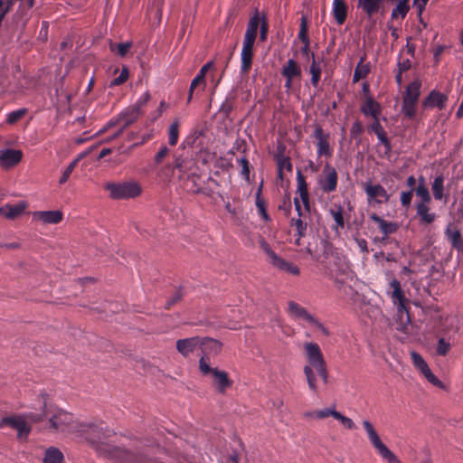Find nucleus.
Masks as SVG:
<instances>
[{
  "mask_svg": "<svg viewBox=\"0 0 463 463\" xmlns=\"http://www.w3.org/2000/svg\"><path fill=\"white\" fill-rule=\"evenodd\" d=\"M303 349L307 362L303 367V373L306 377L308 389L313 393H317V377L322 380L324 384H327L328 383L329 373L327 364L318 344L306 342L303 345Z\"/></svg>",
  "mask_w": 463,
  "mask_h": 463,
  "instance_id": "1",
  "label": "nucleus"
},
{
  "mask_svg": "<svg viewBox=\"0 0 463 463\" xmlns=\"http://www.w3.org/2000/svg\"><path fill=\"white\" fill-rule=\"evenodd\" d=\"M174 163L171 167L178 170L179 178L184 182L189 193L198 194L201 191L199 167L192 156L174 155Z\"/></svg>",
  "mask_w": 463,
  "mask_h": 463,
  "instance_id": "2",
  "label": "nucleus"
},
{
  "mask_svg": "<svg viewBox=\"0 0 463 463\" xmlns=\"http://www.w3.org/2000/svg\"><path fill=\"white\" fill-rule=\"evenodd\" d=\"M76 434L92 444L101 443L114 432L102 420L82 421L78 424Z\"/></svg>",
  "mask_w": 463,
  "mask_h": 463,
  "instance_id": "3",
  "label": "nucleus"
},
{
  "mask_svg": "<svg viewBox=\"0 0 463 463\" xmlns=\"http://www.w3.org/2000/svg\"><path fill=\"white\" fill-rule=\"evenodd\" d=\"M104 189L109 193V197L114 200H128L139 196L142 187L138 182L129 180L122 183L109 182Z\"/></svg>",
  "mask_w": 463,
  "mask_h": 463,
  "instance_id": "4",
  "label": "nucleus"
},
{
  "mask_svg": "<svg viewBox=\"0 0 463 463\" xmlns=\"http://www.w3.org/2000/svg\"><path fill=\"white\" fill-rule=\"evenodd\" d=\"M199 370L203 376L213 378V385L220 393H225L226 390L232 385V381L229 378L228 373L217 367H211L209 359L205 355L200 358Z\"/></svg>",
  "mask_w": 463,
  "mask_h": 463,
  "instance_id": "5",
  "label": "nucleus"
},
{
  "mask_svg": "<svg viewBox=\"0 0 463 463\" xmlns=\"http://www.w3.org/2000/svg\"><path fill=\"white\" fill-rule=\"evenodd\" d=\"M48 420L51 430L76 434L79 421L74 420L72 414L61 409H56L53 411H50Z\"/></svg>",
  "mask_w": 463,
  "mask_h": 463,
  "instance_id": "6",
  "label": "nucleus"
},
{
  "mask_svg": "<svg viewBox=\"0 0 463 463\" xmlns=\"http://www.w3.org/2000/svg\"><path fill=\"white\" fill-rule=\"evenodd\" d=\"M288 313L294 319H302L306 321L309 326L318 329L324 335H329L330 332L316 317L311 315L305 307L299 304L289 301Z\"/></svg>",
  "mask_w": 463,
  "mask_h": 463,
  "instance_id": "7",
  "label": "nucleus"
},
{
  "mask_svg": "<svg viewBox=\"0 0 463 463\" xmlns=\"http://www.w3.org/2000/svg\"><path fill=\"white\" fill-rule=\"evenodd\" d=\"M363 426L367 432L368 438L378 453L389 463H401L398 458L382 442L373 424L364 420Z\"/></svg>",
  "mask_w": 463,
  "mask_h": 463,
  "instance_id": "8",
  "label": "nucleus"
},
{
  "mask_svg": "<svg viewBox=\"0 0 463 463\" xmlns=\"http://www.w3.org/2000/svg\"><path fill=\"white\" fill-rule=\"evenodd\" d=\"M5 426H9L17 430V438L19 439H26L32 430L31 426L26 422L24 417L22 415H13L2 418L0 420V429H3Z\"/></svg>",
  "mask_w": 463,
  "mask_h": 463,
  "instance_id": "9",
  "label": "nucleus"
},
{
  "mask_svg": "<svg viewBox=\"0 0 463 463\" xmlns=\"http://www.w3.org/2000/svg\"><path fill=\"white\" fill-rule=\"evenodd\" d=\"M314 138L316 139L317 154L318 157L326 156L331 157L334 152L333 147L329 143L330 134L325 132L322 126L316 125L313 132Z\"/></svg>",
  "mask_w": 463,
  "mask_h": 463,
  "instance_id": "10",
  "label": "nucleus"
},
{
  "mask_svg": "<svg viewBox=\"0 0 463 463\" xmlns=\"http://www.w3.org/2000/svg\"><path fill=\"white\" fill-rule=\"evenodd\" d=\"M139 115L140 112L138 111V109L131 107L121 113L120 117L117 120H110L107 125L108 128H111L116 125L120 126L119 129L111 136L110 139L118 137L128 126L137 119Z\"/></svg>",
  "mask_w": 463,
  "mask_h": 463,
  "instance_id": "11",
  "label": "nucleus"
},
{
  "mask_svg": "<svg viewBox=\"0 0 463 463\" xmlns=\"http://www.w3.org/2000/svg\"><path fill=\"white\" fill-rule=\"evenodd\" d=\"M262 248L265 253L269 258V262L276 268L280 270L286 271L292 275H298L300 270L299 268L292 262L287 261L286 260L280 258L279 255L273 251L269 244L263 243Z\"/></svg>",
  "mask_w": 463,
  "mask_h": 463,
  "instance_id": "12",
  "label": "nucleus"
},
{
  "mask_svg": "<svg viewBox=\"0 0 463 463\" xmlns=\"http://www.w3.org/2000/svg\"><path fill=\"white\" fill-rule=\"evenodd\" d=\"M338 184V176L336 170L328 163L325 165L322 175L318 179L320 189L326 193L330 194L336 190Z\"/></svg>",
  "mask_w": 463,
  "mask_h": 463,
  "instance_id": "13",
  "label": "nucleus"
},
{
  "mask_svg": "<svg viewBox=\"0 0 463 463\" xmlns=\"http://www.w3.org/2000/svg\"><path fill=\"white\" fill-rule=\"evenodd\" d=\"M389 291L392 303L397 307L398 312L402 314L403 312L408 313L407 299L404 296V292L402 289L401 283L396 279H393L389 283Z\"/></svg>",
  "mask_w": 463,
  "mask_h": 463,
  "instance_id": "14",
  "label": "nucleus"
},
{
  "mask_svg": "<svg viewBox=\"0 0 463 463\" xmlns=\"http://www.w3.org/2000/svg\"><path fill=\"white\" fill-rule=\"evenodd\" d=\"M460 326V318L456 315H450L441 321L439 332L442 335L447 336L449 340H451L459 332Z\"/></svg>",
  "mask_w": 463,
  "mask_h": 463,
  "instance_id": "15",
  "label": "nucleus"
},
{
  "mask_svg": "<svg viewBox=\"0 0 463 463\" xmlns=\"http://www.w3.org/2000/svg\"><path fill=\"white\" fill-rule=\"evenodd\" d=\"M23 158V152L19 149L7 148L0 151V166L10 169L17 165Z\"/></svg>",
  "mask_w": 463,
  "mask_h": 463,
  "instance_id": "16",
  "label": "nucleus"
},
{
  "mask_svg": "<svg viewBox=\"0 0 463 463\" xmlns=\"http://www.w3.org/2000/svg\"><path fill=\"white\" fill-rule=\"evenodd\" d=\"M328 275L334 278L336 282H342L340 276H347L350 272V267L345 258L340 256L334 257V262L328 268Z\"/></svg>",
  "mask_w": 463,
  "mask_h": 463,
  "instance_id": "17",
  "label": "nucleus"
},
{
  "mask_svg": "<svg viewBox=\"0 0 463 463\" xmlns=\"http://www.w3.org/2000/svg\"><path fill=\"white\" fill-rule=\"evenodd\" d=\"M213 67V61H210L207 63H205L199 71L197 75L193 79L190 88H189V94L187 102L189 103L192 99L193 95L196 90V88H200V90L203 91L206 86L205 82V75L208 72L210 69Z\"/></svg>",
  "mask_w": 463,
  "mask_h": 463,
  "instance_id": "18",
  "label": "nucleus"
},
{
  "mask_svg": "<svg viewBox=\"0 0 463 463\" xmlns=\"http://www.w3.org/2000/svg\"><path fill=\"white\" fill-rule=\"evenodd\" d=\"M447 101L448 97L445 94L436 90H432L429 95L421 101V109L425 110L438 108L441 110L445 108Z\"/></svg>",
  "mask_w": 463,
  "mask_h": 463,
  "instance_id": "19",
  "label": "nucleus"
},
{
  "mask_svg": "<svg viewBox=\"0 0 463 463\" xmlns=\"http://www.w3.org/2000/svg\"><path fill=\"white\" fill-rule=\"evenodd\" d=\"M254 43L255 41L243 39L242 49L241 53V72L242 74L248 73L251 69Z\"/></svg>",
  "mask_w": 463,
  "mask_h": 463,
  "instance_id": "20",
  "label": "nucleus"
},
{
  "mask_svg": "<svg viewBox=\"0 0 463 463\" xmlns=\"http://www.w3.org/2000/svg\"><path fill=\"white\" fill-rule=\"evenodd\" d=\"M264 19H267L264 14L260 13L256 10L250 17L247 28L244 34L245 40L256 41L258 35V30L261 26Z\"/></svg>",
  "mask_w": 463,
  "mask_h": 463,
  "instance_id": "21",
  "label": "nucleus"
},
{
  "mask_svg": "<svg viewBox=\"0 0 463 463\" xmlns=\"http://www.w3.org/2000/svg\"><path fill=\"white\" fill-rule=\"evenodd\" d=\"M357 8L372 19L378 13H383V0H357Z\"/></svg>",
  "mask_w": 463,
  "mask_h": 463,
  "instance_id": "22",
  "label": "nucleus"
},
{
  "mask_svg": "<svg viewBox=\"0 0 463 463\" xmlns=\"http://www.w3.org/2000/svg\"><path fill=\"white\" fill-rule=\"evenodd\" d=\"M201 345L202 338L199 336L179 339L176 342V349L182 355L187 357L200 348Z\"/></svg>",
  "mask_w": 463,
  "mask_h": 463,
  "instance_id": "23",
  "label": "nucleus"
},
{
  "mask_svg": "<svg viewBox=\"0 0 463 463\" xmlns=\"http://www.w3.org/2000/svg\"><path fill=\"white\" fill-rule=\"evenodd\" d=\"M364 192L369 200H374L377 203H387L390 199V194L381 184H368L364 186Z\"/></svg>",
  "mask_w": 463,
  "mask_h": 463,
  "instance_id": "24",
  "label": "nucleus"
},
{
  "mask_svg": "<svg viewBox=\"0 0 463 463\" xmlns=\"http://www.w3.org/2000/svg\"><path fill=\"white\" fill-rule=\"evenodd\" d=\"M297 194L299 195V199L301 200L304 209L306 212H310V201H309V193L307 189V183L306 181V177L303 175L301 170L297 171Z\"/></svg>",
  "mask_w": 463,
  "mask_h": 463,
  "instance_id": "25",
  "label": "nucleus"
},
{
  "mask_svg": "<svg viewBox=\"0 0 463 463\" xmlns=\"http://www.w3.org/2000/svg\"><path fill=\"white\" fill-rule=\"evenodd\" d=\"M367 129L377 136L379 142L385 148V154H389L392 150V144L387 137L386 131L380 123V118L373 120V122L367 127Z\"/></svg>",
  "mask_w": 463,
  "mask_h": 463,
  "instance_id": "26",
  "label": "nucleus"
},
{
  "mask_svg": "<svg viewBox=\"0 0 463 463\" xmlns=\"http://www.w3.org/2000/svg\"><path fill=\"white\" fill-rule=\"evenodd\" d=\"M360 110L365 117H371L373 120L378 119L382 114V106L373 97H367L361 104Z\"/></svg>",
  "mask_w": 463,
  "mask_h": 463,
  "instance_id": "27",
  "label": "nucleus"
},
{
  "mask_svg": "<svg viewBox=\"0 0 463 463\" xmlns=\"http://www.w3.org/2000/svg\"><path fill=\"white\" fill-rule=\"evenodd\" d=\"M33 220L42 222L44 224H58L63 219V213L59 211H38L33 214Z\"/></svg>",
  "mask_w": 463,
  "mask_h": 463,
  "instance_id": "28",
  "label": "nucleus"
},
{
  "mask_svg": "<svg viewBox=\"0 0 463 463\" xmlns=\"http://www.w3.org/2000/svg\"><path fill=\"white\" fill-rule=\"evenodd\" d=\"M421 81L419 79L414 80L407 85L402 94V101L418 103L420 96Z\"/></svg>",
  "mask_w": 463,
  "mask_h": 463,
  "instance_id": "29",
  "label": "nucleus"
},
{
  "mask_svg": "<svg viewBox=\"0 0 463 463\" xmlns=\"http://www.w3.org/2000/svg\"><path fill=\"white\" fill-rule=\"evenodd\" d=\"M445 237L451 246L458 250H463V241L460 231L452 223H449L445 230Z\"/></svg>",
  "mask_w": 463,
  "mask_h": 463,
  "instance_id": "30",
  "label": "nucleus"
},
{
  "mask_svg": "<svg viewBox=\"0 0 463 463\" xmlns=\"http://www.w3.org/2000/svg\"><path fill=\"white\" fill-rule=\"evenodd\" d=\"M370 219L378 225L379 230L383 232L384 240L388 235L396 232L398 224L396 222L385 221L383 218L373 213Z\"/></svg>",
  "mask_w": 463,
  "mask_h": 463,
  "instance_id": "31",
  "label": "nucleus"
},
{
  "mask_svg": "<svg viewBox=\"0 0 463 463\" xmlns=\"http://www.w3.org/2000/svg\"><path fill=\"white\" fill-rule=\"evenodd\" d=\"M444 180L445 178L442 174L436 175L431 184V191L435 200L444 201V203H447L449 195L444 193Z\"/></svg>",
  "mask_w": 463,
  "mask_h": 463,
  "instance_id": "32",
  "label": "nucleus"
},
{
  "mask_svg": "<svg viewBox=\"0 0 463 463\" xmlns=\"http://www.w3.org/2000/svg\"><path fill=\"white\" fill-rule=\"evenodd\" d=\"M281 75L288 79H300L302 76L301 67L294 59H288L281 69Z\"/></svg>",
  "mask_w": 463,
  "mask_h": 463,
  "instance_id": "33",
  "label": "nucleus"
},
{
  "mask_svg": "<svg viewBox=\"0 0 463 463\" xmlns=\"http://www.w3.org/2000/svg\"><path fill=\"white\" fill-rule=\"evenodd\" d=\"M222 345L220 341L205 337L202 338V345L200 348L202 349L203 355L210 360L209 355L218 354L222 351Z\"/></svg>",
  "mask_w": 463,
  "mask_h": 463,
  "instance_id": "34",
  "label": "nucleus"
},
{
  "mask_svg": "<svg viewBox=\"0 0 463 463\" xmlns=\"http://www.w3.org/2000/svg\"><path fill=\"white\" fill-rule=\"evenodd\" d=\"M429 204L430 203H416L415 204L416 213L420 218V223L430 224L436 219V214L434 213H430Z\"/></svg>",
  "mask_w": 463,
  "mask_h": 463,
  "instance_id": "35",
  "label": "nucleus"
},
{
  "mask_svg": "<svg viewBox=\"0 0 463 463\" xmlns=\"http://www.w3.org/2000/svg\"><path fill=\"white\" fill-rule=\"evenodd\" d=\"M332 14L336 23L341 25L345 22L347 15V5L344 0H334Z\"/></svg>",
  "mask_w": 463,
  "mask_h": 463,
  "instance_id": "36",
  "label": "nucleus"
},
{
  "mask_svg": "<svg viewBox=\"0 0 463 463\" xmlns=\"http://www.w3.org/2000/svg\"><path fill=\"white\" fill-rule=\"evenodd\" d=\"M26 204L20 203L14 205H5L0 208V213L7 219L13 220L20 216L25 210Z\"/></svg>",
  "mask_w": 463,
  "mask_h": 463,
  "instance_id": "37",
  "label": "nucleus"
},
{
  "mask_svg": "<svg viewBox=\"0 0 463 463\" xmlns=\"http://www.w3.org/2000/svg\"><path fill=\"white\" fill-rule=\"evenodd\" d=\"M365 61V55L362 56L360 58L359 62L357 63L354 75H353V82L356 83L360 80L367 77V75L370 73L371 68L369 63H364Z\"/></svg>",
  "mask_w": 463,
  "mask_h": 463,
  "instance_id": "38",
  "label": "nucleus"
},
{
  "mask_svg": "<svg viewBox=\"0 0 463 463\" xmlns=\"http://www.w3.org/2000/svg\"><path fill=\"white\" fill-rule=\"evenodd\" d=\"M63 460L62 452L55 447H50L45 450L43 463H62Z\"/></svg>",
  "mask_w": 463,
  "mask_h": 463,
  "instance_id": "39",
  "label": "nucleus"
},
{
  "mask_svg": "<svg viewBox=\"0 0 463 463\" xmlns=\"http://www.w3.org/2000/svg\"><path fill=\"white\" fill-rule=\"evenodd\" d=\"M410 10L409 0H398L396 6L392 9L391 18L396 20L404 19Z\"/></svg>",
  "mask_w": 463,
  "mask_h": 463,
  "instance_id": "40",
  "label": "nucleus"
},
{
  "mask_svg": "<svg viewBox=\"0 0 463 463\" xmlns=\"http://www.w3.org/2000/svg\"><path fill=\"white\" fill-rule=\"evenodd\" d=\"M331 216L335 221V225L333 229L335 231H338L339 229L345 228V218H344V209L341 205H335L334 208L329 211Z\"/></svg>",
  "mask_w": 463,
  "mask_h": 463,
  "instance_id": "41",
  "label": "nucleus"
},
{
  "mask_svg": "<svg viewBox=\"0 0 463 463\" xmlns=\"http://www.w3.org/2000/svg\"><path fill=\"white\" fill-rule=\"evenodd\" d=\"M311 57L312 62L309 68V72L311 74V84L316 88L318 86L320 81L322 70L319 63L316 61L314 53H311Z\"/></svg>",
  "mask_w": 463,
  "mask_h": 463,
  "instance_id": "42",
  "label": "nucleus"
},
{
  "mask_svg": "<svg viewBox=\"0 0 463 463\" xmlns=\"http://www.w3.org/2000/svg\"><path fill=\"white\" fill-rule=\"evenodd\" d=\"M276 159L278 164V175L280 179H283V169H286L288 172H292V163L289 156L284 155L278 156Z\"/></svg>",
  "mask_w": 463,
  "mask_h": 463,
  "instance_id": "43",
  "label": "nucleus"
},
{
  "mask_svg": "<svg viewBox=\"0 0 463 463\" xmlns=\"http://www.w3.org/2000/svg\"><path fill=\"white\" fill-rule=\"evenodd\" d=\"M179 128H180V123L178 119L174 120L168 128V144L171 146H175L179 138Z\"/></svg>",
  "mask_w": 463,
  "mask_h": 463,
  "instance_id": "44",
  "label": "nucleus"
},
{
  "mask_svg": "<svg viewBox=\"0 0 463 463\" xmlns=\"http://www.w3.org/2000/svg\"><path fill=\"white\" fill-rule=\"evenodd\" d=\"M417 104L412 102L402 103V112L408 119H414L417 116Z\"/></svg>",
  "mask_w": 463,
  "mask_h": 463,
  "instance_id": "45",
  "label": "nucleus"
},
{
  "mask_svg": "<svg viewBox=\"0 0 463 463\" xmlns=\"http://www.w3.org/2000/svg\"><path fill=\"white\" fill-rule=\"evenodd\" d=\"M131 47L132 43L130 42L110 43V51L116 52L120 57L126 56Z\"/></svg>",
  "mask_w": 463,
  "mask_h": 463,
  "instance_id": "46",
  "label": "nucleus"
},
{
  "mask_svg": "<svg viewBox=\"0 0 463 463\" xmlns=\"http://www.w3.org/2000/svg\"><path fill=\"white\" fill-rule=\"evenodd\" d=\"M49 414H50V410L45 409L43 413L37 414V413H33V412H27V413H24L21 415L24 417V420L26 421L30 420L32 422L37 423V422L43 421L44 418H48Z\"/></svg>",
  "mask_w": 463,
  "mask_h": 463,
  "instance_id": "47",
  "label": "nucleus"
},
{
  "mask_svg": "<svg viewBox=\"0 0 463 463\" xmlns=\"http://www.w3.org/2000/svg\"><path fill=\"white\" fill-rule=\"evenodd\" d=\"M450 340L448 339L447 336H444L442 335L439 341H438V345H437V354L439 355H446L449 351L450 350V343H449Z\"/></svg>",
  "mask_w": 463,
  "mask_h": 463,
  "instance_id": "48",
  "label": "nucleus"
},
{
  "mask_svg": "<svg viewBox=\"0 0 463 463\" xmlns=\"http://www.w3.org/2000/svg\"><path fill=\"white\" fill-rule=\"evenodd\" d=\"M27 113V109L23 108L17 110L11 111L7 115L6 122L10 125L15 124L22 119Z\"/></svg>",
  "mask_w": 463,
  "mask_h": 463,
  "instance_id": "49",
  "label": "nucleus"
},
{
  "mask_svg": "<svg viewBox=\"0 0 463 463\" xmlns=\"http://www.w3.org/2000/svg\"><path fill=\"white\" fill-rule=\"evenodd\" d=\"M415 194L417 197H419L420 200L418 203H430L431 202V195L430 194V191L428 187L424 186H416L414 189Z\"/></svg>",
  "mask_w": 463,
  "mask_h": 463,
  "instance_id": "50",
  "label": "nucleus"
},
{
  "mask_svg": "<svg viewBox=\"0 0 463 463\" xmlns=\"http://www.w3.org/2000/svg\"><path fill=\"white\" fill-rule=\"evenodd\" d=\"M80 159V157H78V158L74 159V160H73V161H72V162H71V164L66 167V169L63 171V173H62V175H61V178H60V180H59V184H65V183L69 180V178H70V176H71V173H72V172H73V170L76 168V166H77V165H78V163H79Z\"/></svg>",
  "mask_w": 463,
  "mask_h": 463,
  "instance_id": "51",
  "label": "nucleus"
},
{
  "mask_svg": "<svg viewBox=\"0 0 463 463\" xmlns=\"http://www.w3.org/2000/svg\"><path fill=\"white\" fill-rule=\"evenodd\" d=\"M238 164L241 166V175L247 181L250 182V164L246 157L237 158Z\"/></svg>",
  "mask_w": 463,
  "mask_h": 463,
  "instance_id": "52",
  "label": "nucleus"
},
{
  "mask_svg": "<svg viewBox=\"0 0 463 463\" xmlns=\"http://www.w3.org/2000/svg\"><path fill=\"white\" fill-rule=\"evenodd\" d=\"M129 76V71L127 67H123L120 74L110 81L109 87L119 86L125 83Z\"/></svg>",
  "mask_w": 463,
  "mask_h": 463,
  "instance_id": "53",
  "label": "nucleus"
},
{
  "mask_svg": "<svg viewBox=\"0 0 463 463\" xmlns=\"http://www.w3.org/2000/svg\"><path fill=\"white\" fill-rule=\"evenodd\" d=\"M291 224L296 227L297 235L299 237H305L307 232V222H305L301 217L291 220Z\"/></svg>",
  "mask_w": 463,
  "mask_h": 463,
  "instance_id": "54",
  "label": "nucleus"
},
{
  "mask_svg": "<svg viewBox=\"0 0 463 463\" xmlns=\"http://www.w3.org/2000/svg\"><path fill=\"white\" fill-rule=\"evenodd\" d=\"M307 24L305 17H302L301 23H300V29L298 35V38L302 42V43H310L308 34H307Z\"/></svg>",
  "mask_w": 463,
  "mask_h": 463,
  "instance_id": "55",
  "label": "nucleus"
},
{
  "mask_svg": "<svg viewBox=\"0 0 463 463\" xmlns=\"http://www.w3.org/2000/svg\"><path fill=\"white\" fill-rule=\"evenodd\" d=\"M413 365L421 373L429 367L422 356L415 352L411 353Z\"/></svg>",
  "mask_w": 463,
  "mask_h": 463,
  "instance_id": "56",
  "label": "nucleus"
},
{
  "mask_svg": "<svg viewBox=\"0 0 463 463\" xmlns=\"http://www.w3.org/2000/svg\"><path fill=\"white\" fill-rule=\"evenodd\" d=\"M170 150L166 146H162L158 152L154 156V164L156 165H158L162 164V162L165 160V158L169 155Z\"/></svg>",
  "mask_w": 463,
  "mask_h": 463,
  "instance_id": "57",
  "label": "nucleus"
},
{
  "mask_svg": "<svg viewBox=\"0 0 463 463\" xmlns=\"http://www.w3.org/2000/svg\"><path fill=\"white\" fill-rule=\"evenodd\" d=\"M421 373L434 386H437V387H442L443 386L442 382L440 380H439L438 377L432 373V372L430 369V367H428L427 369L422 371Z\"/></svg>",
  "mask_w": 463,
  "mask_h": 463,
  "instance_id": "58",
  "label": "nucleus"
},
{
  "mask_svg": "<svg viewBox=\"0 0 463 463\" xmlns=\"http://www.w3.org/2000/svg\"><path fill=\"white\" fill-rule=\"evenodd\" d=\"M421 373L434 386H437V387H442L443 386L442 382L440 380H439L438 377L432 373V372L430 369V367H428L427 369L422 371Z\"/></svg>",
  "mask_w": 463,
  "mask_h": 463,
  "instance_id": "59",
  "label": "nucleus"
},
{
  "mask_svg": "<svg viewBox=\"0 0 463 463\" xmlns=\"http://www.w3.org/2000/svg\"><path fill=\"white\" fill-rule=\"evenodd\" d=\"M421 373L434 386H437V387H442L443 386L442 382L440 380H439L438 377L432 373V372L430 369V367H428L427 369L422 371Z\"/></svg>",
  "mask_w": 463,
  "mask_h": 463,
  "instance_id": "60",
  "label": "nucleus"
},
{
  "mask_svg": "<svg viewBox=\"0 0 463 463\" xmlns=\"http://www.w3.org/2000/svg\"><path fill=\"white\" fill-rule=\"evenodd\" d=\"M421 373L434 386H437V387H442L443 386L442 382L440 380H439L438 377L432 373V372L430 369V367H428L427 369L422 371Z\"/></svg>",
  "mask_w": 463,
  "mask_h": 463,
  "instance_id": "61",
  "label": "nucleus"
},
{
  "mask_svg": "<svg viewBox=\"0 0 463 463\" xmlns=\"http://www.w3.org/2000/svg\"><path fill=\"white\" fill-rule=\"evenodd\" d=\"M184 297L183 289L178 288L171 298H169L165 304V308L170 309L175 304L179 302Z\"/></svg>",
  "mask_w": 463,
  "mask_h": 463,
  "instance_id": "62",
  "label": "nucleus"
},
{
  "mask_svg": "<svg viewBox=\"0 0 463 463\" xmlns=\"http://www.w3.org/2000/svg\"><path fill=\"white\" fill-rule=\"evenodd\" d=\"M413 192L414 189H410L409 191L402 192L400 200L402 207L408 208L411 205Z\"/></svg>",
  "mask_w": 463,
  "mask_h": 463,
  "instance_id": "63",
  "label": "nucleus"
},
{
  "mask_svg": "<svg viewBox=\"0 0 463 463\" xmlns=\"http://www.w3.org/2000/svg\"><path fill=\"white\" fill-rule=\"evenodd\" d=\"M364 132V127L358 120L354 121L350 129V136L352 138L360 137Z\"/></svg>",
  "mask_w": 463,
  "mask_h": 463,
  "instance_id": "64",
  "label": "nucleus"
}]
</instances>
